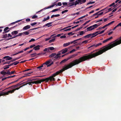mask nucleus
<instances>
[{
	"instance_id": "f257e3e1",
	"label": "nucleus",
	"mask_w": 121,
	"mask_h": 121,
	"mask_svg": "<svg viewBox=\"0 0 121 121\" xmlns=\"http://www.w3.org/2000/svg\"><path fill=\"white\" fill-rule=\"evenodd\" d=\"M93 52L91 53V54L87 56H84L80 57L79 59H77L74 60L68 64L65 65L63 68L59 71H57L55 73L53 74L52 76L48 77V78L50 81H55L56 80L54 78L56 75L62 73L69 68H71L73 66L76 65L86 60H87L89 59H91L95 57V56L93 55Z\"/></svg>"
},
{
	"instance_id": "f03ea898",
	"label": "nucleus",
	"mask_w": 121,
	"mask_h": 121,
	"mask_svg": "<svg viewBox=\"0 0 121 121\" xmlns=\"http://www.w3.org/2000/svg\"><path fill=\"white\" fill-rule=\"evenodd\" d=\"M113 43L111 44H109L108 46L103 48L99 50L96 52L93 53V55L95 57L96 56L102 54L104 52L110 49L113 47L121 43V39L117 40V39L115 40L114 41L112 42Z\"/></svg>"
},
{
	"instance_id": "7ed1b4c3",
	"label": "nucleus",
	"mask_w": 121,
	"mask_h": 121,
	"mask_svg": "<svg viewBox=\"0 0 121 121\" xmlns=\"http://www.w3.org/2000/svg\"><path fill=\"white\" fill-rule=\"evenodd\" d=\"M23 86H22L18 88H17L15 89H13L12 90H10L6 92H2L0 93V96L5 95H8L9 93H13L16 90H18L20 88Z\"/></svg>"
},
{
	"instance_id": "20e7f679",
	"label": "nucleus",
	"mask_w": 121,
	"mask_h": 121,
	"mask_svg": "<svg viewBox=\"0 0 121 121\" xmlns=\"http://www.w3.org/2000/svg\"><path fill=\"white\" fill-rule=\"evenodd\" d=\"M102 44V43H99L96 44H93L89 48H94L98 47L99 46L101 45Z\"/></svg>"
},
{
	"instance_id": "39448f33",
	"label": "nucleus",
	"mask_w": 121,
	"mask_h": 121,
	"mask_svg": "<svg viewBox=\"0 0 121 121\" xmlns=\"http://www.w3.org/2000/svg\"><path fill=\"white\" fill-rule=\"evenodd\" d=\"M41 81V82H43L45 81L46 82H47L48 81H50L48 78H45V79H42L41 80H40Z\"/></svg>"
},
{
	"instance_id": "423d86ee",
	"label": "nucleus",
	"mask_w": 121,
	"mask_h": 121,
	"mask_svg": "<svg viewBox=\"0 0 121 121\" xmlns=\"http://www.w3.org/2000/svg\"><path fill=\"white\" fill-rule=\"evenodd\" d=\"M9 28L8 27H5L4 30V32H3V33H6L9 32L10 30H8Z\"/></svg>"
},
{
	"instance_id": "0eeeda50",
	"label": "nucleus",
	"mask_w": 121,
	"mask_h": 121,
	"mask_svg": "<svg viewBox=\"0 0 121 121\" xmlns=\"http://www.w3.org/2000/svg\"><path fill=\"white\" fill-rule=\"evenodd\" d=\"M30 26L29 25H27L23 27L22 29L24 30H26L27 29H29L30 28Z\"/></svg>"
},
{
	"instance_id": "6e6552de",
	"label": "nucleus",
	"mask_w": 121,
	"mask_h": 121,
	"mask_svg": "<svg viewBox=\"0 0 121 121\" xmlns=\"http://www.w3.org/2000/svg\"><path fill=\"white\" fill-rule=\"evenodd\" d=\"M3 58L4 59L6 58V60H9L12 59V58L11 57L8 56H4L3 57Z\"/></svg>"
},
{
	"instance_id": "1a4fd4ad",
	"label": "nucleus",
	"mask_w": 121,
	"mask_h": 121,
	"mask_svg": "<svg viewBox=\"0 0 121 121\" xmlns=\"http://www.w3.org/2000/svg\"><path fill=\"white\" fill-rule=\"evenodd\" d=\"M53 22H50L46 24L45 25L43 26V27H44L46 26H48V27L51 26H52V25H51L53 23Z\"/></svg>"
},
{
	"instance_id": "9d476101",
	"label": "nucleus",
	"mask_w": 121,
	"mask_h": 121,
	"mask_svg": "<svg viewBox=\"0 0 121 121\" xmlns=\"http://www.w3.org/2000/svg\"><path fill=\"white\" fill-rule=\"evenodd\" d=\"M21 84H20L19 83L17 84L14 85H13L9 87V88H11V89H13L14 88H15L16 87H17L20 85Z\"/></svg>"
},
{
	"instance_id": "9b49d317",
	"label": "nucleus",
	"mask_w": 121,
	"mask_h": 121,
	"mask_svg": "<svg viewBox=\"0 0 121 121\" xmlns=\"http://www.w3.org/2000/svg\"><path fill=\"white\" fill-rule=\"evenodd\" d=\"M23 35V33H19L18 34V35H16L15 36H14L13 37H12V38H10L9 39H8V40L10 39H13V38H15L16 37H17V36H21V35Z\"/></svg>"
},
{
	"instance_id": "f8f14e48",
	"label": "nucleus",
	"mask_w": 121,
	"mask_h": 121,
	"mask_svg": "<svg viewBox=\"0 0 121 121\" xmlns=\"http://www.w3.org/2000/svg\"><path fill=\"white\" fill-rule=\"evenodd\" d=\"M40 47V46L39 45H38L35 47L33 48V49H34L35 50L37 51L39 50L40 48L39 47Z\"/></svg>"
},
{
	"instance_id": "ddd939ff",
	"label": "nucleus",
	"mask_w": 121,
	"mask_h": 121,
	"mask_svg": "<svg viewBox=\"0 0 121 121\" xmlns=\"http://www.w3.org/2000/svg\"><path fill=\"white\" fill-rule=\"evenodd\" d=\"M69 49V48H67L62 50V53L64 54L66 53L67 52Z\"/></svg>"
},
{
	"instance_id": "4468645a",
	"label": "nucleus",
	"mask_w": 121,
	"mask_h": 121,
	"mask_svg": "<svg viewBox=\"0 0 121 121\" xmlns=\"http://www.w3.org/2000/svg\"><path fill=\"white\" fill-rule=\"evenodd\" d=\"M87 31H88L94 29V28H92V26H91L89 27H87Z\"/></svg>"
},
{
	"instance_id": "2eb2a0df",
	"label": "nucleus",
	"mask_w": 121,
	"mask_h": 121,
	"mask_svg": "<svg viewBox=\"0 0 121 121\" xmlns=\"http://www.w3.org/2000/svg\"><path fill=\"white\" fill-rule=\"evenodd\" d=\"M81 3V0H77L75 1V3L74 5H76L79 4V3Z\"/></svg>"
},
{
	"instance_id": "dca6fc26",
	"label": "nucleus",
	"mask_w": 121,
	"mask_h": 121,
	"mask_svg": "<svg viewBox=\"0 0 121 121\" xmlns=\"http://www.w3.org/2000/svg\"><path fill=\"white\" fill-rule=\"evenodd\" d=\"M41 81L40 80H37V81H35L33 82V83L35 84H37L39 83H41Z\"/></svg>"
},
{
	"instance_id": "f3484780",
	"label": "nucleus",
	"mask_w": 121,
	"mask_h": 121,
	"mask_svg": "<svg viewBox=\"0 0 121 121\" xmlns=\"http://www.w3.org/2000/svg\"><path fill=\"white\" fill-rule=\"evenodd\" d=\"M112 39V37H111L109 38L108 39L103 41V43H104L107 42L108 41L110 40L111 39Z\"/></svg>"
},
{
	"instance_id": "a211bd4d",
	"label": "nucleus",
	"mask_w": 121,
	"mask_h": 121,
	"mask_svg": "<svg viewBox=\"0 0 121 121\" xmlns=\"http://www.w3.org/2000/svg\"><path fill=\"white\" fill-rule=\"evenodd\" d=\"M50 18V17L49 16H48L47 17V18H44L43 19V20L42 21V22H44L46 21L47 20H49Z\"/></svg>"
},
{
	"instance_id": "6ab92c4d",
	"label": "nucleus",
	"mask_w": 121,
	"mask_h": 121,
	"mask_svg": "<svg viewBox=\"0 0 121 121\" xmlns=\"http://www.w3.org/2000/svg\"><path fill=\"white\" fill-rule=\"evenodd\" d=\"M75 56L74 55H73L71 56H70L69 57H68L66 59L67 60V61L69 60V59L72 58H73Z\"/></svg>"
},
{
	"instance_id": "aec40b11",
	"label": "nucleus",
	"mask_w": 121,
	"mask_h": 121,
	"mask_svg": "<svg viewBox=\"0 0 121 121\" xmlns=\"http://www.w3.org/2000/svg\"><path fill=\"white\" fill-rule=\"evenodd\" d=\"M70 44V42H68V43H64L63 44V46L64 47H66L67 46H68Z\"/></svg>"
},
{
	"instance_id": "412c9836",
	"label": "nucleus",
	"mask_w": 121,
	"mask_h": 121,
	"mask_svg": "<svg viewBox=\"0 0 121 121\" xmlns=\"http://www.w3.org/2000/svg\"><path fill=\"white\" fill-rule=\"evenodd\" d=\"M56 55V54L55 53H52L51 55H49V57L50 58H52L55 56Z\"/></svg>"
},
{
	"instance_id": "4be33fe9",
	"label": "nucleus",
	"mask_w": 121,
	"mask_h": 121,
	"mask_svg": "<svg viewBox=\"0 0 121 121\" xmlns=\"http://www.w3.org/2000/svg\"><path fill=\"white\" fill-rule=\"evenodd\" d=\"M18 33V31H13L12 32H11V34L13 35H14V34H17Z\"/></svg>"
},
{
	"instance_id": "5701e85b",
	"label": "nucleus",
	"mask_w": 121,
	"mask_h": 121,
	"mask_svg": "<svg viewBox=\"0 0 121 121\" xmlns=\"http://www.w3.org/2000/svg\"><path fill=\"white\" fill-rule=\"evenodd\" d=\"M67 61L66 59H65L61 61L60 63V64L65 63Z\"/></svg>"
},
{
	"instance_id": "b1692460",
	"label": "nucleus",
	"mask_w": 121,
	"mask_h": 121,
	"mask_svg": "<svg viewBox=\"0 0 121 121\" xmlns=\"http://www.w3.org/2000/svg\"><path fill=\"white\" fill-rule=\"evenodd\" d=\"M29 34V31H25L23 32V35L24 34L25 35H28Z\"/></svg>"
},
{
	"instance_id": "393cba45",
	"label": "nucleus",
	"mask_w": 121,
	"mask_h": 121,
	"mask_svg": "<svg viewBox=\"0 0 121 121\" xmlns=\"http://www.w3.org/2000/svg\"><path fill=\"white\" fill-rule=\"evenodd\" d=\"M36 55V53H34L30 54V56L31 57H34Z\"/></svg>"
},
{
	"instance_id": "a878e982",
	"label": "nucleus",
	"mask_w": 121,
	"mask_h": 121,
	"mask_svg": "<svg viewBox=\"0 0 121 121\" xmlns=\"http://www.w3.org/2000/svg\"><path fill=\"white\" fill-rule=\"evenodd\" d=\"M0 73L1 74H3L4 75L6 74V72L4 71V70H3L0 72Z\"/></svg>"
},
{
	"instance_id": "bb28decb",
	"label": "nucleus",
	"mask_w": 121,
	"mask_h": 121,
	"mask_svg": "<svg viewBox=\"0 0 121 121\" xmlns=\"http://www.w3.org/2000/svg\"><path fill=\"white\" fill-rule=\"evenodd\" d=\"M53 6V5H52V6H48L47 7H46L45 8H44V9H43V10L44 9L45 10L46 9L50 8L52 7Z\"/></svg>"
},
{
	"instance_id": "cd10ccee",
	"label": "nucleus",
	"mask_w": 121,
	"mask_h": 121,
	"mask_svg": "<svg viewBox=\"0 0 121 121\" xmlns=\"http://www.w3.org/2000/svg\"><path fill=\"white\" fill-rule=\"evenodd\" d=\"M92 26L93 28H94V29L95 28H96L98 27L97 24H96Z\"/></svg>"
},
{
	"instance_id": "c85d7f7f",
	"label": "nucleus",
	"mask_w": 121,
	"mask_h": 121,
	"mask_svg": "<svg viewBox=\"0 0 121 121\" xmlns=\"http://www.w3.org/2000/svg\"><path fill=\"white\" fill-rule=\"evenodd\" d=\"M60 9H53L52 10V11L51 12H55V11H57L59 10H60Z\"/></svg>"
},
{
	"instance_id": "c756f323",
	"label": "nucleus",
	"mask_w": 121,
	"mask_h": 121,
	"mask_svg": "<svg viewBox=\"0 0 121 121\" xmlns=\"http://www.w3.org/2000/svg\"><path fill=\"white\" fill-rule=\"evenodd\" d=\"M63 34V33L59 34L56 35H55V36H54L53 37V38H55L57 37H60L61 35H62Z\"/></svg>"
},
{
	"instance_id": "7c9ffc66",
	"label": "nucleus",
	"mask_w": 121,
	"mask_h": 121,
	"mask_svg": "<svg viewBox=\"0 0 121 121\" xmlns=\"http://www.w3.org/2000/svg\"><path fill=\"white\" fill-rule=\"evenodd\" d=\"M75 4V2H73L72 3H69V4H70V5L69 6V7H71L72 6H73Z\"/></svg>"
},
{
	"instance_id": "2f4dec72",
	"label": "nucleus",
	"mask_w": 121,
	"mask_h": 121,
	"mask_svg": "<svg viewBox=\"0 0 121 121\" xmlns=\"http://www.w3.org/2000/svg\"><path fill=\"white\" fill-rule=\"evenodd\" d=\"M82 28V27H80L79 28H78L76 30H75L74 31H73V32H74L75 31H77L80 30Z\"/></svg>"
},
{
	"instance_id": "473e14b6",
	"label": "nucleus",
	"mask_w": 121,
	"mask_h": 121,
	"mask_svg": "<svg viewBox=\"0 0 121 121\" xmlns=\"http://www.w3.org/2000/svg\"><path fill=\"white\" fill-rule=\"evenodd\" d=\"M85 33V32L83 31H80V32L79 35H82Z\"/></svg>"
},
{
	"instance_id": "72a5a7b5",
	"label": "nucleus",
	"mask_w": 121,
	"mask_h": 121,
	"mask_svg": "<svg viewBox=\"0 0 121 121\" xmlns=\"http://www.w3.org/2000/svg\"><path fill=\"white\" fill-rule=\"evenodd\" d=\"M50 62L48 60L46 61L45 63L43 64H45L46 65H48L50 63Z\"/></svg>"
},
{
	"instance_id": "f704fd0d",
	"label": "nucleus",
	"mask_w": 121,
	"mask_h": 121,
	"mask_svg": "<svg viewBox=\"0 0 121 121\" xmlns=\"http://www.w3.org/2000/svg\"><path fill=\"white\" fill-rule=\"evenodd\" d=\"M7 37H8V35L7 34H5L2 36V38H5Z\"/></svg>"
},
{
	"instance_id": "c9c22d12",
	"label": "nucleus",
	"mask_w": 121,
	"mask_h": 121,
	"mask_svg": "<svg viewBox=\"0 0 121 121\" xmlns=\"http://www.w3.org/2000/svg\"><path fill=\"white\" fill-rule=\"evenodd\" d=\"M55 38H54L50 40L49 41V43H51V42H53L55 40Z\"/></svg>"
},
{
	"instance_id": "e433bc0d",
	"label": "nucleus",
	"mask_w": 121,
	"mask_h": 121,
	"mask_svg": "<svg viewBox=\"0 0 121 121\" xmlns=\"http://www.w3.org/2000/svg\"><path fill=\"white\" fill-rule=\"evenodd\" d=\"M113 9H112V8H111L109 9H108V11L107 12H106L105 13H108L110 11H111Z\"/></svg>"
},
{
	"instance_id": "4c0bfd02",
	"label": "nucleus",
	"mask_w": 121,
	"mask_h": 121,
	"mask_svg": "<svg viewBox=\"0 0 121 121\" xmlns=\"http://www.w3.org/2000/svg\"><path fill=\"white\" fill-rule=\"evenodd\" d=\"M99 13V12H98L94 14H93L92 15L91 17H93L95 16L96 15H98V13Z\"/></svg>"
},
{
	"instance_id": "58836bf2",
	"label": "nucleus",
	"mask_w": 121,
	"mask_h": 121,
	"mask_svg": "<svg viewBox=\"0 0 121 121\" xmlns=\"http://www.w3.org/2000/svg\"><path fill=\"white\" fill-rule=\"evenodd\" d=\"M106 29H107V28H106L104 30H102V31H101L99 33L97 34L98 35V34H101L103 33L106 30Z\"/></svg>"
},
{
	"instance_id": "ea45409f",
	"label": "nucleus",
	"mask_w": 121,
	"mask_h": 121,
	"mask_svg": "<svg viewBox=\"0 0 121 121\" xmlns=\"http://www.w3.org/2000/svg\"><path fill=\"white\" fill-rule=\"evenodd\" d=\"M89 35H90V37L91 38H92L93 37H94L95 36H96V35H97V34H96L95 35L93 36L91 34H89Z\"/></svg>"
},
{
	"instance_id": "a19ab883",
	"label": "nucleus",
	"mask_w": 121,
	"mask_h": 121,
	"mask_svg": "<svg viewBox=\"0 0 121 121\" xmlns=\"http://www.w3.org/2000/svg\"><path fill=\"white\" fill-rule=\"evenodd\" d=\"M114 22V21H112L111 22L109 23H108V24H107L108 26H109V25H111V24H112V23H113Z\"/></svg>"
},
{
	"instance_id": "79ce46f5",
	"label": "nucleus",
	"mask_w": 121,
	"mask_h": 121,
	"mask_svg": "<svg viewBox=\"0 0 121 121\" xmlns=\"http://www.w3.org/2000/svg\"><path fill=\"white\" fill-rule=\"evenodd\" d=\"M48 49H49V50H54V48L53 47H51L48 48Z\"/></svg>"
},
{
	"instance_id": "37998d69",
	"label": "nucleus",
	"mask_w": 121,
	"mask_h": 121,
	"mask_svg": "<svg viewBox=\"0 0 121 121\" xmlns=\"http://www.w3.org/2000/svg\"><path fill=\"white\" fill-rule=\"evenodd\" d=\"M90 35H89V34H88L85 36H84L83 37L84 38H89V37H90Z\"/></svg>"
},
{
	"instance_id": "c03bdc74",
	"label": "nucleus",
	"mask_w": 121,
	"mask_h": 121,
	"mask_svg": "<svg viewBox=\"0 0 121 121\" xmlns=\"http://www.w3.org/2000/svg\"><path fill=\"white\" fill-rule=\"evenodd\" d=\"M33 82H30L27 83L28 84H29V85H32V84H33Z\"/></svg>"
},
{
	"instance_id": "a18cd8bd",
	"label": "nucleus",
	"mask_w": 121,
	"mask_h": 121,
	"mask_svg": "<svg viewBox=\"0 0 121 121\" xmlns=\"http://www.w3.org/2000/svg\"><path fill=\"white\" fill-rule=\"evenodd\" d=\"M77 43V42H75V40H74L73 41H71L70 42V44H72V43H74V44H75L76 43Z\"/></svg>"
},
{
	"instance_id": "49530a36",
	"label": "nucleus",
	"mask_w": 121,
	"mask_h": 121,
	"mask_svg": "<svg viewBox=\"0 0 121 121\" xmlns=\"http://www.w3.org/2000/svg\"><path fill=\"white\" fill-rule=\"evenodd\" d=\"M4 67H4V69H8L9 68V66H8V65H6Z\"/></svg>"
},
{
	"instance_id": "de8ad7c7",
	"label": "nucleus",
	"mask_w": 121,
	"mask_h": 121,
	"mask_svg": "<svg viewBox=\"0 0 121 121\" xmlns=\"http://www.w3.org/2000/svg\"><path fill=\"white\" fill-rule=\"evenodd\" d=\"M68 11V10H65L64 11H62L61 12V13L62 14H63L67 12Z\"/></svg>"
},
{
	"instance_id": "09e8293b",
	"label": "nucleus",
	"mask_w": 121,
	"mask_h": 121,
	"mask_svg": "<svg viewBox=\"0 0 121 121\" xmlns=\"http://www.w3.org/2000/svg\"><path fill=\"white\" fill-rule=\"evenodd\" d=\"M90 21V20H89L88 21L86 22L85 23H84L83 24V26L85 25L86 24L88 23H89Z\"/></svg>"
},
{
	"instance_id": "8fccbe9b",
	"label": "nucleus",
	"mask_w": 121,
	"mask_h": 121,
	"mask_svg": "<svg viewBox=\"0 0 121 121\" xmlns=\"http://www.w3.org/2000/svg\"><path fill=\"white\" fill-rule=\"evenodd\" d=\"M10 62H11V61H8L7 62H5V63H3V65H5V64H9L10 63Z\"/></svg>"
},
{
	"instance_id": "3c124183",
	"label": "nucleus",
	"mask_w": 121,
	"mask_h": 121,
	"mask_svg": "<svg viewBox=\"0 0 121 121\" xmlns=\"http://www.w3.org/2000/svg\"><path fill=\"white\" fill-rule=\"evenodd\" d=\"M86 1V0H81V3L80 4L85 2Z\"/></svg>"
},
{
	"instance_id": "603ef678",
	"label": "nucleus",
	"mask_w": 121,
	"mask_h": 121,
	"mask_svg": "<svg viewBox=\"0 0 121 121\" xmlns=\"http://www.w3.org/2000/svg\"><path fill=\"white\" fill-rule=\"evenodd\" d=\"M95 1H92V2H90L88 3L87 4V5L89 4H94L95 3Z\"/></svg>"
},
{
	"instance_id": "864d4df0",
	"label": "nucleus",
	"mask_w": 121,
	"mask_h": 121,
	"mask_svg": "<svg viewBox=\"0 0 121 121\" xmlns=\"http://www.w3.org/2000/svg\"><path fill=\"white\" fill-rule=\"evenodd\" d=\"M37 16L36 15H34L32 17V19H35L37 17Z\"/></svg>"
},
{
	"instance_id": "5fc2aeb1",
	"label": "nucleus",
	"mask_w": 121,
	"mask_h": 121,
	"mask_svg": "<svg viewBox=\"0 0 121 121\" xmlns=\"http://www.w3.org/2000/svg\"><path fill=\"white\" fill-rule=\"evenodd\" d=\"M19 63V62L16 61L13 63V65H16Z\"/></svg>"
},
{
	"instance_id": "6e6d98bb",
	"label": "nucleus",
	"mask_w": 121,
	"mask_h": 121,
	"mask_svg": "<svg viewBox=\"0 0 121 121\" xmlns=\"http://www.w3.org/2000/svg\"><path fill=\"white\" fill-rule=\"evenodd\" d=\"M43 51L44 52H45L47 51H49V49H48V48H45L43 50Z\"/></svg>"
},
{
	"instance_id": "4d7b16f0",
	"label": "nucleus",
	"mask_w": 121,
	"mask_h": 121,
	"mask_svg": "<svg viewBox=\"0 0 121 121\" xmlns=\"http://www.w3.org/2000/svg\"><path fill=\"white\" fill-rule=\"evenodd\" d=\"M75 51V50L74 49H73L72 50H71V51H70L69 52V53H71L73 52H74Z\"/></svg>"
},
{
	"instance_id": "13d9d810",
	"label": "nucleus",
	"mask_w": 121,
	"mask_h": 121,
	"mask_svg": "<svg viewBox=\"0 0 121 121\" xmlns=\"http://www.w3.org/2000/svg\"><path fill=\"white\" fill-rule=\"evenodd\" d=\"M88 42V40H85V41H83L82 42V43H84L86 44V43H87Z\"/></svg>"
},
{
	"instance_id": "bf43d9fd",
	"label": "nucleus",
	"mask_w": 121,
	"mask_h": 121,
	"mask_svg": "<svg viewBox=\"0 0 121 121\" xmlns=\"http://www.w3.org/2000/svg\"><path fill=\"white\" fill-rule=\"evenodd\" d=\"M35 41V40L34 39H31L30 40L29 42H32L34 41Z\"/></svg>"
},
{
	"instance_id": "052dcab7",
	"label": "nucleus",
	"mask_w": 121,
	"mask_h": 121,
	"mask_svg": "<svg viewBox=\"0 0 121 121\" xmlns=\"http://www.w3.org/2000/svg\"><path fill=\"white\" fill-rule=\"evenodd\" d=\"M6 74H8L9 75H11V72L9 70L7 72H6Z\"/></svg>"
},
{
	"instance_id": "680f3d73",
	"label": "nucleus",
	"mask_w": 121,
	"mask_h": 121,
	"mask_svg": "<svg viewBox=\"0 0 121 121\" xmlns=\"http://www.w3.org/2000/svg\"><path fill=\"white\" fill-rule=\"evenodd\" d=\"M71 26H67V27H65V28H64L62 29L61 30H63L65 29L66 28H69V27H71Z\"/></svg>"
},
{
	"instance_id": "e2e57ef3",
	"label": "nucleus",
	"mask_w": 121,
	"mask_h": 121,
	"mask_svg": "<svg viewBox=\"0 0 121 121\" xmlns=\"http://www.w3.org/2000/svg\"><path fill=\"white\" fill-rule=\"evenodd\" d=\"M37 23L36 22H34V23H31L30 24V25L32 26H33L35 25H36L37 24Z\"/></svg>"
},
{
	"instance_id": "0e129e2a",
	"label": "nucleus",
	"mask_w": 121,
	"mask_h": 121,
	"mask_svg": "<svg viewBox=\"0 0 121 121\" xmlns=\"http://www.w3.org/2000/svg\"><path fill=\"white\" fill-rule=\"evenodd\" d=\"M115 3H114V2L112 4H110V5H109V7H111L112 6H113L114 5H115Z\"/></svg>"
},
{
	"instance_id": "69168bd1",
	"label": "nucleus",
	"mask_w": 121,
	"mask_h": 121,
	"mask_svg": "<svg viewBox=\"0 0 121 121\" xmlns=\"http://www.w3.org/2000/svg\"><path fill=\"white\" fill-rule=\"evenodd\" d=\"M66 36L65 35L61 36L60 37V38L61 39L65 38H66Z\"/></svg>"
},
{
	"instance_id": "338daca9",
	"label": "nucleus",
	"mask_w": 121,
	"mask_h": 121,
	"mask_svg": "<svg viewBox=\"0 0 121 121\" xmlns=\"http://www.w3.org/2000/svg\"><path fill=\"white\" fill-rule=\"evenodd\" d=\"M7 78H8V77H5V78H3L2 79V81H4V80L7 79Z\"/></svg>"
},
{
	"instance_id": "774afa93",
	"label": "nucleus",
	"mask_w": 121,
	"mask_h": 121,
	"mask_svg": "<svg viewBox=\"0 0 121 121\" xmlns=\"http://www.w3.org/2000/svg\"><path fill=\"white\" fill-rule=\"evenodd\" d=\"M57 5L59 6H61V5L62 4L61 2H59L58 3Z\"/></svg>"
}]
</instances>
